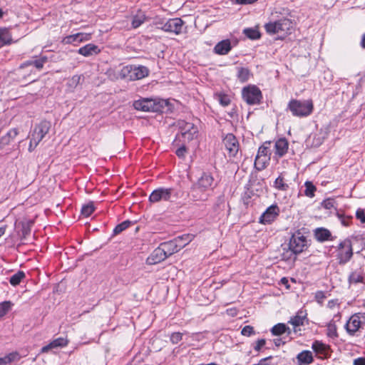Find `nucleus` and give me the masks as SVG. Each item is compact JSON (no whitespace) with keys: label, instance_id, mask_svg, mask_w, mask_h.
Instances as JSON below:
<instances>
[{"label":"nucleus","instance_id":"obj_20","mask_svg":"<svg viewBox=\"0 0 365 365\" xmlns=\"http://www.w3.org/2000/svg\"><path fill=\"white\" fill-rule=\"evenodd\" d=\"M289 148V143L285 138H279L274 143V157L279 158L284 156Z\"/></svg>","mask_w":365,"mask_h":365},{"label":"nucleus","instance_id":"obj_49","mask_svg":"<svg viewBox=\"0 0 365 365\" xmlns=\"http://www.w3.org/2000/svg\"><path fill=\"white\" fill-rule=\"evenodd\" d=\"M339 218L340 219L341 223L344 226H349L351 222V217L344 216L343 215H338Z\"/></svg>","mask_w":365,"mask_h":365},{"label":"nucleus","instance_id":"obj_38","mask_svg":"<svg viewBox=\"0 0 365 365\" xmlns=\"http://www.w3.org/2000/svg\"><path fill=\"white\" fill-rule=\"evenodd\" d=\"M270 143H264L262 146H260L258 149V152L257 155L259 156H269L270 157L271 150H270Z\"/></svg>","mask_w":365,"mask_h":365},{"label":"nucleus","instance_id":"obj_22","mask_svg":"<svg viewBox=\"0 0 365 365\" xmlns=\"http://www.w3.org/2000/svg\"><path fill=\"white\" fill-rule=\"evenodd\" d=\"M312 348L320 358H326L329 354V346L320 341H314Z\"/></svg>","mask_w":365,"mask_h":365},{"label":"nucleus","instance_id":"obj_39","mask_svg":"<svg viewBox=\"0 0 365 365\" xmlns=\"http://www.w3.org/2000/svg\"><path fill=\"white\" fill-rule=\"evenodd\" d=\"M304 195L309 197H313L314 196V192L317 190L316 187L313 185L312 182L309 181H307L304 183Z\"/></svg>","mask_w":365,"mask_h":365},{"label":"nucleus","instance_id":"obj_56","mask_svg":"<svg viewBox=\"0 0 365 365\" xmlns=\"http://www.w3.org/2000/svg\"><path fill=\"white\" fill-rule=\"evenodd\" d=\"M80 79H81V76L76 75V76H73L72 77L71 81H72L73 84L76 86L77 84L79 83Z\"/></svg>","mask_w":365,"mask_h":365},{"label":"nucleus","instance_id":"obj_32","mask_svg":"<svg viewBox=\"0 0 365 365\" xmlns=\"http://www.w3.org/2000/svg\"><path fill=\"white\" fill-rule=\"evenodd\" d=\"M47 57L46 56H43L41 58H40L39 59H37V60H34V61H29L27 62H25L24 63H23L21 66V68H23L26 66H34L38 70H41L43 67V65L46 62H47Z\"/></svg>","mask_w":365,"mask_h":365},{"label":"nucleus","instance_id":"obj_41","mask_svg":"<svg viewBox=\"0 0 365 365\" xmlns=\"http://www.w3.org/2000/svg\"><path fill=\"white\" fill-rule=\"evenodd\" d=\"M19 134L16 128L11 129L5 136H3L1 140L3 143L8 144L11 139H14Z\"/></svg>","mask_w":365,"mask_h":365},{"label":"nucleus","instance_id":"obj_57","mask_svg":"<svg viewBox=\"0 0 365 365\" xmlns=\"http://www.w3.org/2000/svg\"><path fill=\"white\" fill-rule=\"evenodd\" d=\"M272 356H269V357H267V358H264V359H262L259 363L257 364V365H266V363L265 361L269 359H271Z\"/></svg>","mask_w":365,"mask_h":365},{"label":"nucleus","instance_id":"obj_46","mask_svg":"<svg viewBox=\"0 0 365 365\" xmlns=\"http://www.w3.org/2000/svg\"><path fill=\"white\" fill-rule=\"evenodd\" d=\"M218 100L221 105L227 106L230 103V99L228 96L225 94L218 95Z\"/></svg>","mask_w":365,"mask_h":365},{"label":"nucleus","instance_id":"obj_43","mask_svg":"<svg viewBox=\"0 0 365 365\" xmlns=\"http://www.w3.org/2000/svg\"><path fill=\"white\" fill-rule=\"evenodd\" d=\"M95 210V207L93 202H90L82 207L81 214L85 217H89Z\"/></svg>","mask_w":365,"mask_h":365},{"label":"nucleus","instance_id":"obj_6","mask_svg":"<svg viewBox=\"0 0 365 365\" xmlns=\"http://www.w3.org/2000/svg\"><path fill=\"white\" fill-rule=\"evenodd\" d=\"M336 252V258L340 264H344L348 262L353 256L351 241L349 240H344L341 242L337 247Z\"/></svg>","mask_w":365,"mask_h":365},{"label":"nucleus","instance_id":"obj_8","mask_svg":"<svg viewBox=\"0 0 365 365\" xmlns=\"http://www.w3.org/2000/svg\"><path fill=\"white\" fill-rule=\"evenodd\" d=\"M173 188L160 187L153 190L149 197V201L157 203L161 201H170L173 195Z\"/></svg>","mask_w":365,"mask_h":365},{"label":"nucleus","instance_id":"obj_42","mask_svg":"<svg viewBox=\"0 0 365 365\" xmlns=\"http://www.w3.org/2000/svg\"><path fill=\"white\" fill-rule=\"evenodd\" d=\"M327 334L331 338H336L338 336L337 328L334 323H329L327 324Z\"/></svg>","mask_w":365,"mask_h":365},{"label":"nucleus","instance_id":"obj_2","mask_svg":"<svg viewBox=\"0 0 365 365\" xmlns=\"http://www.w3.org/2000/svg\"><path fill=\"white\" fill-rule=\"evenodd\" d=\"M287 107L294 116L299 118L307 117L314 110V103L312 99H292L289 102Z\"/></svg>","mask_w":365,"mask_h":365},{"label":"nucleus","instance_id":"obj_52","mask_svg":"<svg viewBox=\"0 0 365 365\" xmlns=\"http://www.w3.org/2000/svg\"><path fill=\"white\" fill-rule=\"evenodd\" d=\"M33 224L32 221H30L26 223V225H23V235L26 237L27 235L30 233V227Z\"/></svg>","mask_w":365,"mask_h":365},{"label":"nucleus","instance_id":"obj_62","mask_svg":"<svg viewBox=\"0 0 365 365\" xmlns=\"http://www.w3.org/2000/svg\"><path fill=\"white\" fill-rule=\"evenodd\" d=\"M282 282L283 283L287 282V280L285 278L282 279Z\"/></svg>","mask_w":365,"mask_h":365},{"label":"nucleus","instance_id":"obj_27","mask_svg":"<svg viewBox=\"0 0 365 365\" xmlns=\"http://www.w3.org/2000/svg\"><path fill=\"white\" fill-rule=\"evenodd\" d=\"M12 42L11 34L7 28H0V48Z\"/></svg>","mask_w":365,"mask_h":365},{"label":"nucleus","instance_id":"obj_36","mask_svg":"<svg viewBox=\"0 0 365 365\" xmlns=\"http://www.w3.org/2000/svg\"><path fill=\"white\" fill-rule=\"evenodd\" d=\"M25 278V274L22 271H19L14 275H12L9 279V282L13 286H16L20 284L21 280Z\"/></svg>","mask_w":365,"mask_h":365},{"label":"nucleus","instance_id":"obj_17","mask_svg":"<svg viewBox=\"0 0 365 365\" xmlns=\"http://www.w3.org/2000/svg\"><path fill=\"white\" fill-rule=\"evenodd\" d=\"M349 284H365V273L361 267H359L352 271L348 277Z\"/></svg>","mask_w":365,"mask_h":365},{"label":"nucleus","instance_id":"obj_10","mask_svg":"<svg viewBox=\"0 0 365 365\" xmlns=\"http://www.w3.org/2000/svg\"><path fill=\"white\" fill-rule=\"evenodd\" d=\"M133 107L136 110L145 112H154L157 111L158 109V105L155 102L154 100L150 98H143L135 101L133 103Z\"/></svg>","mask_w":365,"mask_h":365},{"label":"nucleus","instance_id":"obj_13","mask_svg":"<svg viewBox=\"0 0 365 365\" xmlns=\"http://www.w3.org/2000/svg\"><path fill=\"white\" fill-rule=\"evenodd\" d=\"M183 24V21L180 18L171 19L163 24L162 30L178 35L182 32Z\"/></svg>","mask_w":365,"mask_h":365},{"label":"nucleus","instance_id":"obj_53","mask_svg":"<svg viewBox=\"0 0 365 365\" xmlns=\"http://www.w3.org/2000/svg\"><path fill=\"white\" fill-rule=\"evenodd\" d=\"M185 153H186V148L185 146H182L176 150V155L179 158H183L185 155Z\"/></svg>","mask_w":365,"mask_h":365},{"label":"nucleus","instance_id":"obj_58","mask_svg":"<svg viewBox=\"0 0 365 365\" xmlns=\"http://www.w3.org/2000/svg\"><path fill=\"white\" fill-rule=\"evenodd\" d=\"M274 343L275 346H279L281 344H284V342H282V339H274Z\"/></svg>","mask_w":365,"mask_h":365},{"label":"nucleus","instance_id":"obj_24","mask_svg":"<svg viewBox=\"0 0 365 365\" xmlns=\"http://www.w3.org/2000/svg\"><path fill=\"white\" fill-rule=\"evenodd\" d=\"M232 49L231 42L229 39L218 42L214 47V51L219 55H226Z\"/></svg>","mask_w":365,"mask_h":365},{"label":"nucleus","instance_id":"obj_64","mask_svg":"<svg viewBox=\"0 0 365 365\" xmlns=\"http://www.w3.org/2000/svg\"><path fill=\"white\" fill-rule=\"evenodd\" d=\"M200 365H205V364H200Z\"/></svg>","mask_w":365,"mask_h":365},{"label":"nucleus","instance_id":"obj_55","mask_svg":"<svg viewBox=\"0 0 365 365\" xmlns=\"http://www.w3.org/2000/svg\"><path fill=\"white\" fill-rule=\"evenodd\" d=\"M257 0H236L239 4H250L256 2Z\"/></svg>","mask_w":365,"mask_h":365},{"label":"nucleus","instance_id":"obj_29","mask_svg":"<svg viewBox=\"0 0 365 365\" xmlns=\"http://www.w3.org/2000/svg\"><path fill=\"white\" fill-rule=\"evenodd\" d=\"M252 73L248 68L237 67V77L241 83H245L250 78Z\"/></svg>","mask_w":365,"mask_h":365},{"label":"nucleus","instance_id":"obj_4","mask_svg":"<svg viewBox=\"0 0 365 365\" xmlns=\"http://www.w3.org/2000/svg\"><path fill=\"white\" fill-rule=\"evenodd\" d=\"M51 123L47 120H43L36 125L31 134L29 151L32 152L43 140L46 135L49 132Z\"/></svg>","mask_w":365,"mask_h":365},{"label":"nucleus","instance_id":"obj_15","mask_svg":"<svg viewBox=\"0 0 365 365\" xmlns=\"http://www.w3.org/2000/svg\"><path fill=\"white\" fill-rule=\"evenodd\" d=\"M91 39V34L77 33L65 36L61 42L63 44H76Z\"/></svg>","mask_w":365,"mask_h":365},{"label":"nucleus","instance_id":"obj_45","mask_svg":"<svg viewBox=\"0 0 365 365\" xmlns=\"http://www.w3.org/2000/svg\"><path fill=\"white\" fill-rule=\"evenodd\" d=\"M182 339V334L180 332H173L170 335V341L173 344H176L180 342Z\"/></svg>","mask_w":365,"mask_h":365},{"label":"nucleus","instance_id":"obj_40","mask_svg":"<svg viewBox=\"0 0 365 365\" xmlns=\"http://www.w3.org/2000/svg\"><path fill=\"white\" fill-rule=\"evenodd\" d=\"M12 304L10 301H5L0 303V319L5 316L11 309Z\"/></svg>","mask_w":365,"mask_h":365},{"label":"nucleus","instance_id":"obj_19","mask_svg":"<svg viewBox=\"0 0 365 365\" xmlns=\"http://www.w3.org/2000/svg\"><path fill=\"white\" fill-rule=\"evenodd\" d=\"M68 340L66 338L59 337L53 340L46 346H43L41 348V352L47 353L48 351L53 349L65 347L68 345Z\"/></svg>","mask_w":365,"mask_h":365},{"label":"nucleus","instance_id":"obj_30","mask_svg":"<svg viewBox=\"0 0 365 365\" xmlns=\"http://www.w3.org/2000/svg\"><path fill=\"white\" fill-rule=\"evenodd\" d=\"M270 157L257 155L255 160V168L260 171L264 170L269 164Z\"/></svg>","mask_w":365,"mask_h":365},{"label":"nucleus","instance_id":"obj_1","mask_svg":"<svg viewBox=\"0 0 365 365\" xmlns=\"http://www.w3.org/2000/svg\"><path fill=\"white\" fill-rule=\"evenodd\" d=\"M216 183L213 176L208 173H203L197 180L192 185L190 193L195 200H206L208 192L213 190Z\"/></svg>","mask_w":365,"mask_h":365},{"label":"nucleus","instance_id":"obj_63","mask_svg":"<svg viewBox=\"0 0 365 365\" xmlns=\"http://www.w3.org/2000/svg\"><path fill=\"white\" fill-rule=\"evenodd\" d=\"M3 16V11L1 9H0V18H1Z\"/></svg>","mask_w":365,"mask_h":365},{"label":"nucleus","instance_id":"obj_31","mask_svg":"<svg viewBox=\"0 0 365 365\" xmlns=\"http://www.w3.org/2000/svg\"><path fill=\"white\" fill-rule=\"evenodd\" d=\"M19 354L17 351H14L4 357H0V365H7L13 361L19 360Z\"/></svg>","mask_w":365,"mask_h":365},{"label":"nucleus","instance_id":"obj_23","mask_svg":"<svg viewBox=\"0 0 365 365\" xmlns=\"http://www.w3.org/2000/svg\"><path fill=\"white\" fill-rule=\"evenodd\" d=\"M160 247H162L167 257L174 253L178 252L180 250V247H179L177 244V240H171L162 243L160 244Z\"/></svg>","mask_w":365,"mask_h":365},{"label":"nucleus","instance_id":"obj_28","mask_svg":"<svg viewBox=\"0 0 365 365\" xmlns=\"http://www.w3.org/2000/svg\"><path fill=\"white\" fill-rule=\"evenodd\" d=\"M315 238L319 242H324L331 239V232L326 228H317L314 231Z\"/></svg>","mask_w":365,"mask_h":365},{"label":"nucleus","instance_id":"obj_25","mask_svg":"<svg viewBox=\"0 0 365 365\" xmlns=\"http://www.w3.org/2000/svg\"><path fill=\"white\" fill-rule=\"evenodd\" d=\"M101 51L100 48L92 43H88L81 48H80L78 51V53L83 56L88 57L95 54L99 53Z\"/></svg>","mask_w":365,"mask_h":365},{"label":"nucleus","instance_id":"obj_44","mask_svg":"<svg viewBox=\"0 0 365 365\" xmlns=\"http://www.w3.org/2000/svg\"><path fill=\"white\" fill-rule=\"evenodd\" d=\"M131 222L128 220L124 221L120 224L118 225L113 230V232L115 235H118L125 230H126L130 225Z\"/></svg>","mask_w":365,"mask_h":365},{"label":"nucleus","instance_id":"obj_61","mask_svg":"<svg viewBox=\"0 0 365 365\" xmlns=\"http://www.w3.org/2000/svg\"><path fill=\"white\" fill-rule=\"evenodd\" d=\"M5 233V227H0V237Z\"/></svg>","mask_w":365,"mask_h":365},{"label":"nucleus","instance_id":"obj_60","mask_svg":"<svg viewBox=\"0 0 365 365\" xmlns=\"http://www.w3.org/2000/svg\"><path fill=\"white\" fill-rule=\"evenodd\" d=\"M227 312H228L229 314H230L232 316H235V315L237 314V311L235 309H231L230 310H227Z\"/></svg>","mask_w":365,"mask_h":365},{"label":"nucleus","instance_id":"obj_12","mask_svg":"<svg viewBox=\"0 0 365 365\" xmlns=\"http://www.w3.org/2000/svg\"><path fill=\"white\" fill-rule=\"evenodd\" d=\"M361 318L359 314H354L347 321L345 329L349 335L354 336L362 327Z\"/></svg>","mask_w":365,"mask_h":365},{"label":"nucleus","instance_id":"obj_37","mask_svg":"<svg viewBox=\"0 0 365 365\" xmlns=\"http://www.w3.org/2000/svg\"><path fill=\"white\" fill-rule=\"evenodd\" d=\"M244 34L250 39L255 40L260 38V33L257 29L249 28L244 30Z\"/></svg>","mask_w":365,"mask_h":365},{"label":"nucleus","instance_id":"obj_3","mask_svg":"<svg viewBox=\"0 0 365 365\" xmlns=\"http://www.w3.org/2000/svg\"><path fill=\"white\" fill-rule=\"evenodd\" d=\"M292 28V22L287 18L270 21L264 25V29L269 34H277L279 38H283L289 34Z\"/></svg>","mask_w":365,"mask_h":365},{"label":"nucleus","instance_id":"obj_51","mask_svg":"<svg viewBox=\"0 0 365 365\" xmlns=\"http://www.w3.org/2000/svg\"><path fill=\"white\" fill-rule=\"evenodd\" d=\"M265 344H266L265 339H259L258 341H256V343L254 346V349L256 351H259L261 350V349L265 345Z\"/></svg>","mask_w":365,"mask_h":365},{"label":"nucleus","instance_id":"obj_48","mask_svg":"<svg viewBox=\"0 0 365 365\" xmlns=\"http://www.w3.org/2000/svg\"><path fill=\"white\" fill-rule=\"evenodd\" d=\"M356 217L361 223H365V210L364 209L359 208L356 212Z\"/></svg>","mask_w":365,"mask_h":365},{"label":"nucleus","instance_id":"obj_9","mask_svg":"<svg viewBox=\"0 0 365 365\" xmlns=\"http://www.w3.org/2000/svg\"><path fill=\"white\" fill-rule=\"evenodd\" d=\"M123 71L129 73L131 80L141 79L149 74L148 68L143 66H127L123 68Z\"/></svg>","mask_w":365,"mask_h":365},{"label":"nucleus","instance_id":"obj_59","mask_svg":"<svg viewBox=\"0 0 365 365\" xmlns=\"http://www.w3.org/2000/svg\"><path fill=\"white\" fill-rule=\"evenodd\" d=\"M361 46L365 48V34L361 37Z\"/></svg>","mask_w":365,"mask_h":365},{"label":"nucleus","instance_id":"obj_14","mask_svg":"<svg viewBox=\"0 0 365 365\" xmlns=\"http://www.w3.org/2000/svg\"><path fill=\"white\" fill-rule=\"evenodd\" d=\"M223 143L230 156L235 157L239 150V143L235 136L231 133L227 134L225 137Z\"/></svg>","mask_w":365,"mask_h":365},{"label":"nucleus","instance_id":"obj_54","mask_svg":"<svg viewBox=\"0 0 365 365\" xmlns=\"http://www.w3.org/2000/svg\"><path fill=\"white\" fill-rule=\"evenodd\" d=\"M354 365H365V359L362 357L357 358L354 361Z\"/></svg>","mask_w":365,"mask_h":365},{"label":"nucleus","instance_id":"obj_33","mask_svg":"<svg viewBox=\"0 0 365 365\" xmlns=\"http://www.w3.org/2000/svg\"><path fill=\"white\" fill-rule=\"evenodd\" d=\"M287 331L289 334V328L282 323L274 325L271 329V332L274 336H280Z\"/></svg>","mask_w":365,"mask_h":365},{"label":"nucleus","instance_id":"obj_16","mask_svg":"<svg viewBox=\"0 0 365 365\" xmlns=\"http://www.w3.org/2000/svg\"><path fill=\"white\" fill-rule=\"evenodd\" d=\"M279 209L276 205L269 206L261 215L260 222L263 224H270L279 215Z\"/></svg>","mask_w":365,"mask_h":365},{"label":"nucleus","instance_id":"obj_5","mask_svg":"<svg viewBox=\"0 0 365 365\" xmlns=\"http://www.w3.org/2000/svg\"><path fill=\"white\" fill-rule=\"evenodd\" d=\"M177 125L180 130V134L178 135V138H182L184 142H189L197 136L198 129L193 123L180 120L178 121Z\"/></svg>","mask_w":365,"mask_h":365},{"label":"nucleus","instance_id":"obj_7","mask_svg":"<svg viewBox=\"0 0 365 365\" xmlns=\"http://www.w3.org/2000/svg\"><path fill=\"white\" fill-rule=\"evenodd\" d=\"M243 100L249 105H256L260 103L262 99L261 91L254 85H249L242 91Z\"/></svg>","mask_w":365,"mask_h":365},{"label":"nucleus","instance_id":"obj_21","mask_svg":"<svg viewBox=\"0 0 365 365\" xmlns=\"http://www.w3.org/2000/svg\"><path fill=\"white\" fill-rule=\"evenodd\" d=\"M167 258L160 245L156 248L148 257V263L150 264H158Z\"/></svg>","mask_w":365,"mask_h":365},{"label":"nucleus","instance_id":"obj_18","mask_svg":"<svg viewBox=\"0 0 365 365\" xmlns=\"http://www.w3.org/2000/svg\"><path fill=\"white\" fill-rule=\"evenodd\" d=\"M306 320H307V313L305 311L301 309L297 312L295 316L290 319L289 323L294 327V331L296 333L300 331V329H297V327L303 326Z\"/></svg>","mask_w":365,"mask_h":365},{"label":"nucleus","instance_id":"obj_47","mask_svg":"<svg viewBox=\"0 0 365 365\" xmlns=\"http://www.w3.org/2000/svg\"><path fill=\"white\" fill-rule=\"evenodd\" d=\"M241 334L243 336H250L254 334V329L251 326H249V325L245 326L242 328V329L241 331Z\"/></svg>","mask_w":365,"mask_h":365},{"label":"nucleus","instance_id":"obj_26","mask_svg":"<svg viewBox=\"0 0 365 365\" xmlns=\"http://www.w3.org/2000/svg\"><path fill=\"white\" fill-rule=\"evenodd\" d=\"M298 365H309L314 361L312 354L310 351H303L297 356Z\"/></svg>","mask_w":365,"mask_h":365},{"label":"nucleus","instance_id":"obj_34","mask_svg":"<svg viewBox=\"0 0 365 365\" xmlns=\"http://www.w3.org/2000/svg\"><path fill=\"white\" fill-rule=\"evenodd\" d=\"M146 19V16L145 14L142 11H138L133 18L132 20V26L133 28L136 29L141 26L145 20Z\"/></svg>","mask_w":365,"mask_h":365},{"label":"nucleus","instance_id":"obj_50","mask_svg":"<svg viewBox=\"0 0 365 365\" xmlns=\"http://www.w3.org/2000/svg\"><path fill=\"white\" fill-rule=\"evenodd\" d=\"M322 206L327 210L331 209L334 207V201L332 199H327L323 201Z\"/></svg>","mask_w":365,"mask_h":365},{"label":"nucleus","instance_id":"obj_35","mask_svg":"<svg viewBox=\"0 0 365 365\" xmlns=\"http://www.w3.org/2000/svg\"><path fill=\"white\" fill-rule=\"evenodd\" d=\"M274 187L282 191H286L289 188V185L285 182L284 178L282 174L274 182Z\"/></svg>","mask_w":365,"mask_h":365},{"label":"nucleus","instance_id":"obj_11","mask_svg":"<svg viewBox=\"0 0 365 365\" xmlns=\"http://www.w3.org/2000/svg\"><path fill=\"white\" fill-rule=\"evenodd\" d=\"M307 245V239L300 235H294L289 241V249L294 254H299L303 252Z\"/></svg>","mask_w":365,"mask_h":365}]
</instances>
